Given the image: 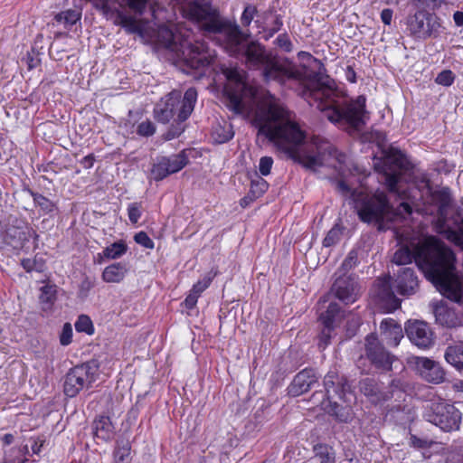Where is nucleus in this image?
<instances>
[{
  "mask_svg": "<svg viewBox=\"0 0 463 463\" xmlns=\"http://www.w3.org/2000/svg\"><path fill=\"white\" fill-rule=\"evenodd\" d=\"M185 13L203 35L223 48L230 56L240 59L249 70L259 71L265 82L273 80L284 84L298 77V71L288 60L281 61L258 41H249V35L239 24L222 15L210 0L189 2Z\"/></svg>",
  "mask_w": 463,
  "mask_h": 463,
  "instance_id": "obj_1",
  "label": "nucleus"
},
{
  "mask_svg": "<svg viewBox=\"0 0 463 463\" xmlns=\"http://www.w3.org/2000/svg\"><path fill=\"white\" fill-rule=\"evenodd\" d=\"M258 135L268 138L279 151L310 170L331 165L334 158L339 165L344 164L345 156L338 153L329 142L316 139V153L302 155L299 146L306 135L295 121L292 113L280 105L270 103L259 107L253 118Z\"/></svg>",
  "mask_w": 463,
  "mask_h": 463,
  "instance_id": "obj_2",
  "label": "nucleus"
},
{
  "mask_svg": "<svg viewBox=\"0 0 463 463\" xmlns=\"http://www.w3.org/2000/svg\"><path fill=\"white\" fill-rule=\"evenodd\" d=\"M412 260L446 298L455 302L462 300L463 290L455 274L456 255L444 242L432 237L423 243L413 244L411 249L401 247L392 258L397 265Z\"/></svg>",
  "mask_w": 463,
  "mask_h": 463,
  "instance_id": "obj_3",
  "label": "nucleus"
},
{
  "mask_svg": "<svg viewBox=\"0 0 463 463\" xmlns=\"http://www.w3.org/2000/svg\"><path fill=\"white\" fill-rule=\"evenodd\" d=\"M304 97L331 123L349 133L361 131L370 118L364 95L355 99L340 97L332 87L317 82L304 90Z\"/></svg>",
  "mask_w": 463,
  "mask_h": 463,
  "instance_id": "obj_4",
  "label": "nucleus"
},
{
  "mask_svg": "<svg viewBox=\"0 0 463 463\" xmlns=\"http://www.w3.org/2000/svg\"><path fill=\"white\" fill-rule=\"evenodd\" d=\"M197 100V91L194 88H189L181 97L179 91H172L165 99L157 103L154 109L155 118L167 124L173 120L172 125L165 133L167 140L178 137L184 131V122L194 111Z\"/></svg>",
  "mask_w": 463,
  "mask_h": 463,
  "instance_id": "obj_5",
  "label": "nucleus"
},
{
  "mask_svg": "<svg viewBox=\"0 0 463 463\" xmlns=\"http://www.w3.org/2000/svg\"><path fill=\"white\" fill-rule=\"evenodd\" d=\"M147 0H97L94 6L100 11L107 20L119 25L128 34L137 33L144 37V28L136 18L124 14L121 10L128 6L137 15H142L146 10Z\"/></svg>",
  "mask_w": 463,
  "mask_h": 463,
  "instance_id": "obj_6",
  "label": "nucleus"
},
{
  "mask_svg": "<svg viewBox=\"0 0 463 463\" xmlns=\"http://www.w3.org/2000/svg\"><path fill=\"white\" fill-rule=\"evenodd\" d=\"M354 208L363 222L377 225L379 231L384 230V222L393 219V209L384 192L374 194H353Z\"/></svg>",
  "mask_w": 463,
  "mask_h": 463,
  "instance_id": "obj_7",
  "label": "nucleus"
},
{
  "mask_svg": "<svg viewBox=\"0 0 463 463\" xmlns=\"http://www.w3.org/2000/svg\"><path fill=\"white\" fill-rule=\"evenodd\" d=\"M222 73L229 81L225 88L226 106L236 115H248L250 109L245 99L252 98L253 93L244 81V71L237 67H230L223 69Z\"/></svg>",
  "mask_w": 463,
  "mask_h": 463,
  "instance_id": "obj_8",
  "label": "nucleus"
},
{
  "mask_svg": "<svg viewBox=\"0 0 463 463\" xmlns=\"http://www.w3.org/2000/svg\"><path fill=\"white\" fill-rule=\"evenodd\" d=\"M406 32L415 41L438 39L445 32L442 19L435 13L411 12L405 20Z\"/></svg>",
  "mask_w": 463,
  "mask_h": 463,
  "instance_id": "obj_9",
  "label": "nucleus"
},
{
  "mask_svg": "<svg viewBox=\"0 0 463 463\" xmlns=\"http://www.w3.org/2000/svg\"><path fill=\"white\" fill-rule=\"evenodd\" d=\"M99 369L97 360H90L70 369L64 379V394L73 398L83 389L91 388L98 378Z\"/></svg>",
  "mask_w": 463,
  "mask_h": 463,
  "instance_id": "obj_10",
  "label": "nucleus"
},
{
  "mask_svg": "<svg viewBox=\"0 0 463 463\" xmlns=\"http://www.w3.org/2000/svg\"><path fill=\"white\" fill-rule=\"evenodd\" d=\"M176 53L187 70L198 71L208 68L215 58L214 51L203 41L192 43L184 40L180 43Z\"/></svg>",
  "mask_w": 463,
  "mask_h": 463,
  "instance_id": "obj_11",
  "label": "nucleus"
},
{
  "mask_svg": "<svg viewBox=\"0 0 463 463\" xmlns=\"http://www.w3.org/2000/svg\"><path fill=\"white\" fill-rule=\"evenodd\" d=\"M408 165L406 156L401 151L391 150L375 165V169L382 175L381 182L390 192L395 193L402 172L408 169Z\"/></svg>",
  "mask_w": 463,
  "mask_h": 463,
  "instance_id": "obj_12",
  "label": "nucleus"
},
{
  "mask_svg": "<svg viewBox=\"0 0 463 463\" xmlns=\"http://www.w3.org/2000/svg\"><path fill=\"white\" fill-rule=\"evenodd\" d=\"M424 418L448 432L458 430L461 422L460 411L454 405L444 402H432L426 410Z\"/></svg>",
  "mask_w": 463,
  "mask_h": 463,
  "instance_id": "obj_13",
  "label": "nucleus"
},
{
  "mask_svg": "<svg viewBox=\"0 0 463 463\" xmlns=\"http://www.w3.org/2000/svg\"><path fill=\"white\" fill-rule=\"evenodd\" d=\"M364 356L376 370L383 372L392 370L395 359L394 355L385 349L375 334H370L365 337Z\"/></svg>",
  "mask_w": 463,
  "mask_h": 463,
  "instance_id": "obj_14",
  "label": "nucleus"
},
{
  "mask_svg": "<svg viewBox=\"0 0 463 463\" xmlns=\"http://www.w3.org/2000/svg\"><path fill=\"white\" fill-rule=\"evenodd\" d=\"M392 277L378 279L373 289L375 304L385 313L395 311L401 307V300L395 296Z\"/></svg>",
  "mask_w": 463,
  "mask_h": 463,
  "instance_id": "obj_15",
  "label": "nucleus"
},
{
  "mask_svg": "<svg viewBox=\"0 0 463 463\" xmlns=\"http://www.w3.org/2000/svg\"><path fill=\"white\" fill-rule=\"evenodd\" d=\"M325 395L322 394V400L326 402L333 401L335 398L345 400L347 393L351 392L350 384L347 379L343 375H338L335 371H329L324 378Z\"/></svg>",
  "mask_w": 463,
  "mask_h": 463,
  "instance_id": "obj_16",
  "label": "nucleus"
},
{
  "mask_svg": "<svg viewBox=\"0 0 463 463\" xmlns=\"http://www.w3.org/2000/svg\"><path fill=\"white\" fill-rule=\"evenodd\" d=\"M331 291L335 298L345 304L354 303L359 296V285L356 279L353 276H345L344 273H338Z\"/></svg>",
  "mask_w": 463,
  "mask_h": 463,
  "instance_id": "obj_17",
  "label": "nucleus"
},
{
  "mask_svg": "<svg viewBox=\"0 0 463 463\" xmlns=\"http://www.w3.org/2000/svg\"><path fill=\"white\" fill-rule=\"evenodd\" d=\"M38 239V234L27 222L16 221V224L10 225L5 233L4 240L12 248L22 249L30 238Z\"/></svg>",
  "mask_w": 463,
  "mask_h": 463,
  "instance_id": "obj_18",
  "label": "nucleus"
},
{
  "mask_svg": "<svg viewBox=\"0 0 463 463\" xmlns=\"http://www.w3.org/2000/svg\"><path fill=\"white\" fill-rule=\"evenodd\" d=\"M407 336L420 348H428L433 345V335L427 323L415 320L409 321L405 326Z\"/></svg>",
  "mask_w": 463,
  "mask_h": 463,
  "instance_id": "obj_19",
  "label": "nucleus"
},
{
  "mask_svg": "<svg viewBox=\"0 0 463 463\" xmlns=\"http://www.w3.org/2000/svg\"><path fill=\"white\" fill-rule=\"evenodd\" d=\"M318 376L312 368H306L297 373L288 387V393L292 397L299 396L308 392L317 383Z\"/></svg>",
  "mask_w": 463,
  "mask_h": 463,
  "instance_id": "obj_20",
  "label": "nucleus"
},
{
  "mask_svg": "<svg viewBox=\"0 0 463 463\" xmlns=\"http://www.w3.org/2000/svg\"><path fill=\"white\" fill-rule=\"evenodd\" d=\"M394 283L397 292L402 296L413 295L419 288V279L412 268L400 269Z\"/></svg>",
  "mask_w": 463,
  "mask_h": 463,
  "instance_id": "obj_21",
  "label": "nucleus"
},
{
  "mask_svg": "<svg viewBox=\"0 0 463 463\" xmlns=\"http://www.w3.org/2000/svg\"><path fill=\"white\" fill-rule=\"evenodd\" d=\"M416 364L420 376L425 381L438 384L445 380L446 373L439 363L421 357L418 359Z\"/></svg>",
  "mask_w": 463,
  "mask_h": 463,
  "instance_id": "obj_22",
  "label": "nucleus"
},
{
  "mask_svg": "<svg viewBox=\"0 0 463 463\" xmlns=\"http://www.w3.org/2000/svg\"><path fill=\"white\" fill-rule=\"evenodd\" d=\"M359 388L373 403L389 401L392 398V392H385L381 385L373 378H365L359 382Z\"/></svg>",
  "mask_w": 463,
  "mask_h": 463,
  "instance_id": "obj_23",
  "label": "nucleus"
},
{
  "mask_svg": "<svg viewBox=\"0 0 463 463\" xmlns=\"http://www.w3.org/2000/svg\"><path fill=\"white\" fill-rule=\"evenodd\" d=\"M380 334L389 346H397L403 337L402 326L392 318H385L381 322Z\"/></svg>",
  "mask_w": 463,
  "mask_h": 463,
  "instance_id": "obj_24",
  "label": "nucleus"
},
{
  "mask_svg": "<svg viewBox=\"0 0 463 463\" xmlns=\"http://www.w3.org/2000/svg\"><path fill=\"white\" fill-rule=\"evenodd\" d=\"M94 437L102 441H109L115 435V427L109 416L99 415L92 423Z\"/></svg>",
  "mask_w": 463,
  "mask_h": 463,
  "instance_id": "obj_25",
  "label": "nucleus"
},
{
  "mask_svg": "<svg viewBox=\"0 0 463 463\" xmlns=\"http://www.w3.org/2000/svg\"><path fill=\"white\" fill-rule=\"evenodd\" d=\"M319 404L340 422H349L353 419V412L350 406H341L334 401L325 402V399H323Z\"/></svg>",
  "mask_w": 463,
  "mask_h": 463,
  "instance_id": "obj_26",
  "label": "nucleus"
},
{
  "mask_svg": "<svg viewBox=\"0 0 463 463\" xmlns=\"http://www.w3.org/2000/svg\"><path fill=\"white\" fill-rule=\"evenodd\" d=\"M128 271L127 263L115 262L106 267L102 272V279L107 283H120Z\"/></svg>",
  "mask_w": 463,
  "mask_h": 463,
  "instance_id": "obj_27",
  "label": "nucleus"
},
{
  "mask_svg": "<svg viewBox=\"0 0 463 463\" xmlns=\"http://www.w3.org/2000/svg\"><path fill=\"white\" fill-rule=\"evenodd\" d=\"M343 317V311L340 306L335 302H331L326 307V310L319 313L318 321L322 326H328L335 327L336 323L341 320Z\"/></svg>",
  "mask_w": 463,
  "mask_h": 463,
  "instance_id": "obj_28",
  "label": "nucleus"
},
{
  "mask_svg": "<svg viewBox=\"0 0 463 463\" xmlns=\"http://www.w3.org/2000/svg\"><path fill=\"white\" fill-rule=\"evenodd\" d=\"M156 40L163 47L173 52H178L180 43H178V36L167 26L162 25L158 27L156 33Z\"/></svg>",
  "mask_w": 463,
  "mask_h": 463,
  "instance_id": "obj_29",
  "label": "nucleus"
},
{
  "mask_svg": "<svg viewBox=\"0 0 463 463\" xmlns=\"http://www.w3.org/2000/svg\"><path fill=\"white\" fill-rule=\"evenodd\" d=\"M113 463H131V444L128 439H118L113 451Z\"/></svg>",
  "mask_w": 463,
  "mask_h": 463,
  "instance_id": "obj_30",
  "label": "nucleus"
},
{
  "mask_svg": "<svg viewBox=\"0 0 463 463\" xmlns=\"http://www.w3.org/2000/svg\"><path fill=\"white\" fill-rule=\"evenodd\" d=\"M127 244L120 241L106 247L101 253H98V263H102L103 259L115 260L123 256L127 252Z\"/></svg>",
  "mask_w": 463,
  "mask_h": 463,
  "instance_id": "obj_31",
  "label": "nucleus"
},
{
  "mask_svg": "<svg viewBox=\"0 0 463 463\" xmlns=\"http://www.w3.org/2000/svg\"><path fill=\"white\" fill-rule=\"evenodd\" d=\"M435 320L438 324L453 327L457 324V316L455 312L444 306L436 307L434 309Z\"/></svg>",
  "mask_w": 463,
  "mask_h": 463,
  "instance_id": "obj_32",
  "label": "nucleus"
},
{
  "mask_svg": "<svg viewBox=\"0 0 463 463\" xmlns=\"http://www.w3.org/2000/svg\"><path fill=\"white\" fill-rule=\"evenodd\" d=\"M444 357L458 372L463 371V346L449 345L447 347Z\"/></svg>",
  "mask_w": 463,
  "mask_h": 463,
  "instance_id": "obj_33",
  "label": "nucleus"
},
{
  "mask_svg": "<svg viewBox=\"0 0 463 463\" xmlns=\"http://www.w3.org/2000/svg\"><path fill=\"white\" fill-rule=\"evenodd\" d=\"M163 158L171 175L181 171L189 163V158L184 150L170 156H163Z\"/></svg>",
  "mask_w": 463,
  "mask_h": 463,
  "instance_id": "obj_34",
  "label": "nucleus"
},
{
  "mask_svg": "<svg viewBox=\"0 0 463 463\" xmlns=\"http://www.w3.org/2000/svg\"><path fill=\"white\" fill-rule=\"evenodd\" d=\"M315 458H319V463H335V452L326 444L318 443L313 447Z\"/></svg>",
  "mask_w": 463,
  "mask_h": 463,
  "instance_id": "obj_35",
  "label": "nucleus"
},
{
  "mask_svg": "<svg viewBox=\"0 0 463 463\" xmlns=\"http://www.w3.org/2000/svg\"><path fill=\"white\" fill-rule=\"evenodd\" d=\"M445 4V0H411L410 5L414 11L422 13H435L436 10Z\"/></svg>",
  "mask_w": 463,
  "mask_h": 463,
  "instance_id": "obj_36",
  "label": "nucleus"
},
{
  "mask_svg": "<svg viewBox=\"0 0 463 463\" xmlns=\"http://www.w3.org/2000/svg\"><path fill=\"white\" fill-rule=\"evenodd\" d=\"M28 452L27 445L24 447L11 448L5 451L3 463H25L27 461L25 454Z\"/></svg>",
  "mask_w": 463,
  "mask_h": 463,
  "instance_id": "obj_37",
  "label": "nucleus"
},
{
  "mask_svg": "<svg viewBox=\"0 0 463 463\" xmlns=\"http://www.w3.org/2000/svg\"><path fill=\"white\" fill-rule=\"evenodd\" d=\"M28 192L30 195L33 197L34 205L39 207L44 214L51 213L57 210L56 204L44 195L33 192V190L30 189L28 190Z\"/></svg>",
  "mask_w": 463,
  "mask_h": 463,
  "instance_id": "obj_38",
  "label": "nucleus"
},
{
  "mask_svg": "<svg viewBox=\"0 0 463 463\" xmlns=\"http://www.w3.org/2000/svg\"><path fill=\"white\" fill-rule=\"evenodd\" d=\"M41 294L39 296L40 303L43 305V309L47 310L51 308L55 301L56 289L54 286L45 285L41 288Z\"/></svg>",
  "mask_w": 463,
  "mask_h": 463,
  "instance_id": "obj_39",
  "label": "nucleus"
},
{
  "mask_svg": "<svg viewBox=\"0 0 463 463\" xmlns=\"http://www.w3.org/2000/svg\"><path fill=\"white\" fill-rule=\"evenodd\" d=\"M170 175L171 173L168 170L163 156L156 157V162L152 165L151 177L155 181L158 182L162 181Z\"/></svg>",
  "mask_w": 463,
  "mask_h": 463,
  "instance_id": "obj_40",
  "label": "nucleus"
},
{
  "mask_svg": "<svg viewBox=\"0 0 463 463\" xmlns=\"http://www.w3.org/2000/svg\"><path fill=\"white\" fill-rule=\"evenodd\" d=\"M269 188L268 182L263 179L261 176L256 175L255 178L250 182V201H254L257 198L260 197Z\"/></svg>",
  "mask_w": 463,
  "mask_h": 463,
  "instance_id": "obj_41",
  "label": "nucleus"
},
{
  "mask_svg": "<svg viewBox=\"0 0 463 463\" xmlns=\"http://www.w3.org/2000/svg\"><path fill=\"white\" fill-rule=\"evenodd\" d=\"M80 18V14L75 10H67L57 14L54 17L59 24H64L65 27L71 26Z\"/></svg>",
  "mask_w": 463,
  "mask_h": 463,
  "instance_id": "obj_42",
  "label": "nucleus"
},
{
  "mask_svg": "<svg viewBox=\"0 0 463 463\" xmlns=\"http://www.w3.org/2000/svg\"><path fill=\"white\" fill-rule=\"evenodd\" d=\"M233 131L232 127H222L221 125L216 126L213 131V137L214 140L219 144H223L230 141L233 137Z\"/></svg>",
  "mask_w": 463,
  "mask_h": 463,
  "instance_id": "obj_43",
  "label": "nucleus"
},
{
  "mask_svg": "<svg viewBox=\"0 0 463 463\" xmlns=\"http://www.w3.org/2000/svg\"><path fill=\"white\" fill-rule=\"evenodd\" d=\"M433 199L437 202L438 205L443 207H449L452 203V196L449 187H442L431 193Z\"/></svg>",
  "mask_w": 463,
  "mask_h": 463,
  "instance_id": "obj_44",
  "label": "nucleus"
},
{
  "mask_svg": "<svg viewBox=\"0 0 463 463\" xmlns=\"http://www.w3.org/2000/svg\"><path fill=\"white\" fill-rule=\"evenodd\" d=\"M342 237V229L338 224L334 225L323 240L324 247H331L339 242Z\"/></svg>",
  "mask_w": 463,
  "mask_h": 463,
  "instance_id": "obj_45",
  "label": "nucleus"
},
{
  "mask_svg": "<svg viewBox=\"0 0 463 463\" xmlns=\"http://www.w3.org/2000/svg\"><path fill=\"white\" fill-rule=\"evenodd\" d=\"M439 233L442 234L449 241L455 243L458 246H460L463 249V229L456 231L449 227L444 231H439Z\"/></svg>",
  "mask_w": 463,
  "mask_h": 463,
  "instance_id": "obj_46",
  "label": "nucleus"
},
{
  "mask_svg": "<svg viewBox=\"0 0 463 463\" xmlns=\"http://www.w3.org/2000/svg\"><path fill=\"white\" fill-rule=\"evenodd\" d=\"M75 329L78 332L86 333L87 335H92L94 333L92 321L86 315H80L78 317L75 323Z\"/></svg>",
  "mask_w": 463,
  "mask_h": 463,
  "instance_id": "obj_47",
  "label": "nucleus"
},
{
  "mask_svg": "<svg viewBox=\"0 0 463 463\" xmlns=\"http://www.w3.org/2000/svg\"><path fill=\"white\" fill-rule=\"evenodd\" d=\"M143 211L144 209L142 206V203L140 202H135L128 204V215L132 224H136L138 222L139 219L142 216Z\"/></svg>",
  "mask_w": 463,
  "mask_h": 463,
  "instance_id": "obj_48",
  "label": "nucleus"
},
{
  "mask_svg": "<svg viewBox=\"0 0 463 463\" xmlns=\"http://www.w3.org/2000/svg\"><path fill=\"white\" fill-rule=\"evenodd\" d=\"M43 261L37 259H23L21 260L22 267L27 271L42 272L43 270Z\"/></svg>",
  "mask_w": 463,
  "mask_h": 463,
  "instance_id": "obj_49",
  "label": "nucleus"
},
{
  "mask_svg": "<svg viewBox=\"0 0 463 463\" xmlns=\"http://www.w3.org/2000/svg\"><path fill=\"white\" fill-rule=\"evenodd\" d=\"M455 79L456 76L452 71L443 70L437 75L435 82L439 85L449 87L454 83Z\"/></svg>",
  "mask_w": 463,
  "mask_h": 463,
  "instance_id": "obj_50",
  "label": "nucleus"
},
{
  "mask_svg": "<svg viewBox=\"0 0 463 463\" xmlns=\"http://www.w3.org/2000/svg\"><path fill=\"white\" fill-rule=\"evenodd\" d=\"M356 264H357V253L354 250H351L348 253L347 257L343 261L340 269L335 273V275H337L338 273L345 274V272H347L348 270H350L351 269L355 267Z\"/></svg>",
  "mask_w": 463,
  "mask_h": 463,
  "instance_id": "obj_51",
  "label": "nucleus"
},
{
  "mask_svg": "<svg viewBox=\"0 0 463 463\" xmlns=\"http://www.w3.org/2000/svg\"><path fill=\"white\" fill-rule=\"evenodd\" d=\"M257 12H258V10L255 5H246L242 12L241 17V22L242 26L248 27L250 24V23L252 22Z\"/></svg>",
  "mask_w": 463,
  "mask_h": 463,
  "instance_id": "obj_52",
  "label": "nucleus"
},
{
  "mask_svg": "<svg viewBox=\"0 0 463 463\" xmlns=\"http://www.w3.org/2000/svg\"><path fill=\"white\" fill-rule=\"evenodd\" d=\"M156 132L154 123L148 119L138 124L137 133L142 137H150Z\"/></svg>",
  "mask_w": 463,
  "mask_h": 463,
  "instance_id": "obj_53",
  "label": "nucleus"
},
{
  "mask_svg": "<svg viewBox=\"0 0 463 463\" xmlns=\"http://www.w3.org/2000/svg\"><path fill=\"white\" fill-rule=\"evenodd\" d=\"M275 44L286 52H291L293 50V43L286 33L276 38Z\"/></svg>",
  "mask_w": 463,
  "mask_h": 463,
  "instance_id": "obj_54",
  "label": "nucleus"
},
{
  "mask_svg": "<svg viewBox=\"0 0 463 463\" xmlns=\"http://www.w3.org/2000/svg\"><path fill=\"white\" fill-rule=\"evenodd\" d=\"M321 333L319 335V343L318 345L320 348L325 349L327 345L330 343L331 337H332V332L334 331L335 327L328 326H322Z\"/></svg>",
  "mask_w": 463,
  "mask_h": 463,
  "instance_id": "obj_55",
  "label": "nucleus"
},
{
  "mask_svg": "<svg viewBox=\"0 0 463 463\" xmlns=\"http://www.w3.org/2000/svg\"><path fill=\"white\" fill-rule=\"evenodd\" d=\"M335 190L344 196H349L354 200L353 194H360L356 190H352L351 187L344 180H335L334 182Z\"/></svg>",
  "mask_w": 463,
  "mask_h": 463,
  "instance_id": "obj_56",
  "label": "nucleus"
},
{
  "mask_svg": "<svg viewBox=\"0 0 463 463\" xmlns=\"http://www.w3.org/2000/svg\"><path fill=\"white\" fill-rule=\"evenodd\" d=\"M283 25L282 17L279 14L275 15V19L272 23V25L267 29H265V40H269L276 33H278Z\"/></svg>",
  "mask_w": 463,
  "mask_h": 463,
  "instance_id": "obj_57",
  "label": "nucleus"
},
{
  "mask_svg": "<svg viewBox=\"0 0 463 463\" xmlns=\"http://www.w3.org/2000/svg\"><path fill=\"white\" fill-rule=\"evenodd\" d=\"M135 241L146 249L152 250L155 247L154 241L145 232H139L134 236Z\"/></svg>",
  "mask_w": 463,
  "mask_h": 463,
  "instance_id": "obj_58",
  "label": "nucleus"
},
{
  "mask_svg": "<svg viewBox=\"0 0 463 463\" xmlns=\"http://www.w3.org/2000/svg\"><path fill=\"white\" fill-rule=\"evenodd\" d=\"M72 340V327L70 323L63 325L61 333L60 335V343L61 345H68Z\"/></svg>",
  "mask_w": 463,
  "mask_h": 463,
  "instance_id": "obj_59",
  "label": "nucleus"
},
{
  "mask_svg": "<svg viewBox=\"0 0 463 463\" xmlns=\"http://www.w3.org/2000/svg\"><path fill=\"white\" fill-rule=\"evenodd\" d=\"M273 165V159L270 156H262L260 159L259 171L262 175H268L270 174L271 167Z\"/></svg>",
  "mask_w": 463,
  "mask_h": 463,
  "instance_id": "obj_60",
  "label": "nucleus"
},
{
  "mask_svg": "<svg viewBox=\"0 0 463 463\" xmlns=\"http://www.w3.org/2000/svg\"><path fill=\"white\" fill-rule=\"evenodd\" d=\"M405 383L401 378H394L391 381L389 384V390L384 391L385 392H392V397L396 392H402L405 390Z\"/></svg>",
  "mask_w": 463,
  "mask_h": 463,
  "instance_id": "obj_61",
  "label": "nucleus"
},
{
  "mask_svg": "<svg viewBox=\"0 0 463 463\" xmlns=\"http://www.w3.org/2000/svg\"><path fill=\"white\" fill-rule=\"evenodd\" d=\"M212 280L210 278H203L202 280L197 281L191 289V292L197 295L198 297L211 284Z\"/></svg>",
  "mask_w": 463,
  "mask_h": 463,
  "instance_id": "obj_62",
  "label": "nucleus"
},
{
  "mask_svg": "<svg viewBox=\"0 0 463 463\" xmlns=\"http://www.w3.org/2000/svg\"><path fill=\"white\" fill-rule=\"evenodd\" d=\"M94 287V282L91 281L89 278H85L79 288V297L81 298H85L88 297L90 290Z\"/></svg>",
  "mask_w": 463,
  "mask_h": 463,
  "instance_id": "obj_63",
  "label": "nucleus"
},
{
  "mask_svg": "<svg viewBox=\"0 0 463 463\" xmlns=\"http://www.w3.org/2000/svg\"><path fill=\"white\" fill-rule=\"evenodd\" d=\"M446 463H463V453L457 451L449 452Z\"/></svg>",
  "mask_w": 463,
  "mask_h": 463,
  "instance_id": "obj_64",
  "label": "nucleus"
}]
</instances>
